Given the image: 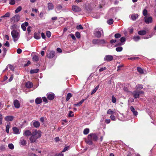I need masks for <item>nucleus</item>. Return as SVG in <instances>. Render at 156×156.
<instances>
[{"instance_id": "f257e3e1", "label": "nucleus", "mask_w": 156, "mask_h": 156, "mask_svg": "<svg viewBox=\"0 0 156 156\" xmlns=\"http://www.w3.org/2000/svg\"><path fill=\"white\" fill-rule=\"evenodd\" d=\"M87 139L85 140L86 143L90 145L93 144L92 140L96 141L98 139L97 134L94 133H90L87 136Z\"/></svg>"}, {"instance_id": "f03ea898", "label": "nucleus", "mask_w": 156, "mask_h": 156, "mask_svg": "<svg viewBox=\"0 0 156 156\" xmlns=\"http://www.w3.org/2000/svg\"><path fill=\"white\" fill-rule=\"evenodd\" d=\"M11 34L14 42L16 41L19 38V33L16 30H13L12 31Z\"/></svg>"}, {"instance_id": "7ed1b4c3", "label": "nucleus", "mask_w": 156, "mask_h": 156, "mask_svg": "<svg viewBox=\"0 0 156 156\" xmlns=\"http://www.w3.org/2000/svg\"><path fill=\"white\" fill-rule=\"evenodd\" d=\"M105 43V41L103 39H94L92 41V43L95 44H103Z\"/></svg>"}, {"instance_id": "20e7f679", "label": "nucleus", "mask_w": 156, "mask_h": 156, "mask_svg": "<svg viewBox=\"0 0 156 156\" xmlns=\"http://www.w3.org/2000/svg\"><path fill=\"white\" fill-rule=\"evenodd\" d=\"M32 134L35 137L38 139L40 138L41 136V131L35 129L32 132Z\"/></svg>"}, {"instance_id": "39448f33", "label": "nucleus", "mask_w": 156, "mask_h": 156, "mask_svg": "<svg viewBox=\"0 0 156 156\" xmlns=\"http://www.w3.org/2000/svg\"><path fill=\"white\" fill-rule=\"evenodd\" d=\"M113 59V56L110 55H106L104 58V60L108 62L111 61Z\"/></svg>"}, {"instance_id": "423d86ee", "label": "nucleus", "mask_w": 156, "mask_h": 156, "mask_svg": "<svg viewBox=\"0 0 156 156\" xmlns=\"http://www.w3.org/2000/svg\"><path fill=\"white\" fill-rule=\"evenodd\" d=\"M55 55V51H50L47 54V56L48 58H53L54 57Z\"/></svg>"}, {"instance_id": "0eeeda50", "label": "nucleus", "mask_w": 156, "mask_h": 156, "mask_svg": "<svg viewBox=\"0 0 156 156\" xmlns=\"http://www.w3.org/2000/svg\"><path fill=\"white\" fill-rule=\"evenodd\" d=\"M145 22L147 24H149L151 23L152 22V18L150 16L148 17L147 16H145L144 17Z\"/></svg>"}, {"instance_id": "6e6552de", "label": "nucleus", "mask_w": 156, "mask_h": 156, "mask_svg": "<svg viewBox=\"0 0 156 156\" xmlns=\"http://www.w3.org/2000/svg\"><path fill=\"white\" fill-rule=\"evenodd\" d=\"M94 34L96 37L98 38L100 37L101 35V32L99 31L98 29L95 30Z\"/></svg>"}, {"instance_id": "1a4fd4ad", "label": "nucleus", "mask_w": 156, "mask_h": 156, "mask_svg": "<svg viewBox=\"0 0 156 156\" xmlns=\"http://www.w3.org/2000/svg\"><path fill=\"white\" fill-rule=\"evenodd\" d=\"M72 9L73 11L76 12H79L81 11V8L76 5L73 6Z\"/></svg>"}, {"instance_id": "9d476101", "label": "nucleus", "mask_w": 156, "mask_h": 156, "mask_svg": "<svg viewBox=\"0 0 156 156\" xmlns=\"http://www.w3.org/2000/svg\"><path fill=\"white\" fill-rule=\"evenodd\" d=\"M13 104L15 108H20V104L19 101L17 100H15L14 101Z\"/></svg>"}, {"instance_id": "9b49d317", "label": "nucleus", "mask_w": 156, "mask_h": 156, "mask_svg": "<svg viewBox=\"0 0 156 156\" xmlns=\"http://www.w3.org/2000/svg\"><path fill=\"white\" fill-rule=\"evenodd\" d=\"M20 16L18 15H16L12 18L11 20L14 22H18L20 20Z\"/></svg>"}, {"instance_id": "f8f14e48", "label": "nucleus", "mask_w": 156, "mask_h": 156, "mask_svg": "<svg viewBox=\"0 0 156 156\" xmlns=\"http://www.w3.org/2000/svg\"><path fill=\"white\" fill-rule=\"evenodd\" d=\"M33 125L34 127L36 128H38L40 126V123L38 121H33Z\"/></svg>"}, {"instance_id": "ddd939ff", "label": "nucleus", "mask_w": 156, "mask_h": 156, "mask_svg": "<svg viewBox=\"0 0 156 156\" xmlns=\"http://www.w3.org/2000/svg\"><path fill=\"white\" fill-rule=\"evenodd\" d=\"M26 87L28 88H30L33 87V84L30 82L29 81L27 82L25 84Z\"/></svg>"}, {"instance_id": "4468645a", "label": "nucleus", "mask_w": 156, "mask_h": 156, "mask_svg": "<svg viewBox=\"0 0 156 156\" xmlns=\"http://www.w3.org/2000/svg\"><path fill=\"white\" fill-rule=\"evenodd\" d=\"M133 97L134 98H139V94L137 90H134L133 93Z\"/></svg>"}, {"instance_id": "2eb2a0df", "label": "nucleus", "mask_w": 156, "mask_h": 156, "mask_svg": "<svg viewBox=\"0 0 156 156\" xmlns=\"http://www.w3.org/2000/svg\"><path fill=\"white\" fill-rule=\"evenodd\" d=\"M42 99L41 97H38L36 98L35 100V102L37 104H38L42 103Z\"/></svg>"}, {"instance_id": "dca6fc26", "label": "nucleus", "mask_w": 156, "mask_h": 156, "mask_svg": "<svg viewBox=\"0 0 156 156\" xmlns=\"http://www.w3.org/2000/svg\"><path fill=\"white\" fill-rule=\"evenodd\" d=\"M31 136L30 138V142L31 143H33L35 142L37 138L36 137H35L34 136H33V135L31 134Z\"/></svg>"}, {"instance_id": "f3484780", "label": "nucleus", "mask_w": 156, "mask_h": 156, "mask_svg": "<svg viewBox=\"0 0 156 156\" xmlns=\"http://www.w3.org/2000/svg\"><path fill=\"white\" fill-rule=\"evenodd\" d=\"M32 134V133L29 130H27L25 131L23 133V135L26 136H28Z\"/></svg>"}, {"instance_id": "a211bd4d", "label": "nucleus", "mask_w": 156, "mask_h": 156, "mask_svg": "<svg viewBox=\"0 0 156 156\" xmlns=\"http://www.w3.org/2000/svg\"><path fill=\"white\" fill-rule=\"evenodd\" d=\"M14 117L13 116L10 115L6 116L5 117L6 121H12L13 120Z\"/></svg>"}, {"instance_id": "6ab92c4d", "label": "nucleus", "mask_w": 156, "mask_h": 156, "mask_svg": "<svg viewBox=\"0 0 156 156\" xmlns=\"http://www.w3.org/2000/svg\"><path fill=\"white\" fill-rule=\"evenodd\" d=\"M20 144L21 145L24 146L27 144V142L25 140L21 138L20 140Z\"/></svg>"}, {"instance_id": "aec40b11", "label": "nucleus", "mask_w": 156, "mask_h": 156, "mask_svg": "<svg viewBox=\"0 0 156 156\" xmlns=\"http://www.w3.org/2000/svg\"><path fill=\"white\" fill-rule=\"evenodd\" d=\"M138 17V15L137 14H133L131 16L132 20H136V19Z\"/></svg>"}, {"instance_id": "412c9836", "label": "nucleus", "mask_w": 156, "mask_h": 156, "mask_svg": "<svg viewBox=\"0 0 156 156\" xmlns=\"http://www.w3.org/2000/svg\"><path fill=\"white\" fill-rule=\"evenodd\" d=\"M147 33V32L145 30H140L138 32V34L140 35H144Z\"/></svg>"}, {"instance_id": "4be33fe9", "label": "nucleus", "mask_w": 156, "mask_h": 156, "mask_svg": "<svg viewBox=\"0 0 156 156\" xmlns=\"http://www.w3.org/2000/svg\"><path fill=\"white\" fill-rule=\"evenodd\" d=\"M130 109L131 111L133 113V114L135 115H137L138 114V112L136 111H135V109L134 108H133V106H131L130 107Z\"/></svg>"}, {"instance_id": "5701e85b", "label": "nucleus", "mask_w": 156, "mask_h": 156, "mask_svg": "<svg viewBox=\"0 0 156 156\" xmlns=\"http://www.w3.org/2000/svg\"><path fill=\"white\" fill-rule=\"evenodd\" d=\"M12 129L15 134H19L20 133L19 129L17 127H13Z\"/></svg>"}, {"instance_id": "b1692460", "label": "nucleus", "mask_w": 156, "mask_h": 156, "mask_svg": "<svg viewBox=\"0 0 156 156\" xmlns=\"http://www.w3.org/2000/svg\"><path fill=\"white\" fill-rule=\"evenodd\" d=\"M54 6L51 3H48V9L49 10L53 9Z\"/></svg>"}, {"instance_id": "393cba45", "label": "nucleus", "mask_w": 156, "mask_h": 156, "mask_svg": "<svg viewBox=\"0 0 156 156\" xmlns=\"http://www.w3.org/2000/svg\"><path fill=\"white\" fill-rule=\"evenodd\" d=\"M55 95L54 94H50L47 96V98L50 100H53L54 98Z\"/></svg>"}, {"instance_id": "a878e982", "label": "nucleus", "mask_w": 156, "mask_h": 156, "mask_svg": "<svg viewBox=\"0 0 156 156\" xmlns=\"http://www.w3.org/2000/svg\"><path fill=\"white\" fill-rule=\"evenodd\" d=\"M72 97V94L70 93H68L67 95L66 100V101H68L70 98Z\"/></svg>"}, {"instance_id": "bb28decb", "label": "nucleus", "mask_w": 156, "mask_h": 156, "mask_svg": "<svg viewBox=\"0 0 156 156\" xmlns=\"http://www.w3.org/2000/svg\"><path fill=\"white\" fill-rule=\"evenodd\" d=\"M34 37L36 39H39L41 38L39 34L36 33H35L34 34Z\"/></svg>"}, {"instance_id": "cd10ccee", "label": "nucleus", "mask_w": 156, "mask_h": 156, "mask_svg": "<svg viewBox=\"0 0 156 156\" xmlns=\"http://www.w3.org/2000/svg\"><path fill=\"white\" fill-rule=\"evenodd\" d=\"M39 69H32L30 71V73L31 74H33L35 73H37L38 72Z\"/></svg>"}, {"instance_id": "c85d7f7f", "label": "nucleus", "mask_w": 156, "mask_h": 156, "mask_svg": "<svg viewBox=\"0 0 156 156\" xmlns=\"http://www.w3.org/2000/svg\"><path fill=\"white\" fill-rule=\"evenodd\" d=\"M22 9V7L21 6H19L15 10V12L16 13H18Z\"/></svg>"}, {"instance_id": "c756f323", "label": "nucleus", "mask_w": 156, "mask_h": 156, "mask_svg": "<svg viewBox=\"0 0 156 156\" xmlns=\"http://www.w3.org/2000/svg\"><path fill=\"white\" fill-rule=\"evenodd\" d=\"M136 89H141L143 88V86L141 84H138L136 86Z\"/></svg>"}, {"instance_id": "7c9ffc66", "label": "nucleus", "mask_w": 156, "mask_h": 156, "mask_svg": "<svg viewBox=\"0 0 156 156\" xmlns=\"http://www.w3.org/2000/svg\"><path fill=\"white\" fill-rule=\"evenodd\" d=\"M32 59L33 61H37L39 60L38 57L36 55H34Z\"/></svg>"}, {"instance_id": "2f4dec72", "label": "nucleus", "mask_w": 156, "mask_h": 156, "mask_svg": "<svg viewBox=\"0 0 156 156\" xmlns=\"http://www.w3.org/2000/svg\"><path fill=\"white\" fill-rule=\"evenodd\" d=\"M137 70L138 72L140 74H143L144 73L143 70L141 68L139 67H137Z\"/></svg>"}, {"instance_id": "473e14b6", "label": "nucleus", "mask_w": 156, "mask_h": 156, "mask_svg": "<svg viewBox=\"0 0 156 156\" xmlns=\"http://www.w3.org/2000/svg\"><path fill=\"white\" fill-rule=\"evenodd\" d=\"M140 37L139 36H134L133 37V39L134 41H138L140 39Z\"/></svg>"}, {"instance_id": "72a5a7b5", "label": "nucleus", "mask_w": 156, "mask_h": 156, "mask_svg": "<svg viewBox=\"0 0 156 156\" xmlns=\"http://www.w3.org/2000/svg\"><path fill=\"white\" fill-rule=\"evenodd\" d=\"M99 85H98V86H96L95 88L93 90L92 92H91V94H94L97 90L98 89L99 87Z\"/></svg>"}, {"instance_id": "f704fd0d", "label": "nucleus", "mask_w": 156, "mask_h": 156, "mask_svg": "<svg viewBox=\"0 0 156 156\" xmlns=\"http://www.w3.org/2000/svg\"><path fill=\"white\" fill-rule=\"evenodd\" d=\"M107 23L109 25H111L113 23V20L112 19H110L107 21Z\"/></svg>"}, {"instance_id": "c9c22d12", "label": "nucleus", "mask_w": 156, "mask_h": 156, "mask_svg": "<svg viewBox=\"0 0 156 156\" xmlns=\"http://www.w3.org/2000/svg\"><path fill=\"white\" fill-rule=\"evenodd\" d=\"M17 25L16 24H14L12 25L10 27V29L11 30H15L17 28Z\"/></svg>"}, {"instance_id": "e433bc0d", "label": "nucleus", "mask_w": 156, "mask_h": 156, "mask_svg": "<svg viewBox=\"0 0 156 156\" xmlns=\"http://www.w3.org/2000/svg\"><path fill=\"white\" fill-rule=\"evenodd\" d=\"M10 13L9 12H8L6 13L4 15L2 16L1 17V18H5V17H9L10 16Z\"/></svg>"}, {"instance_id": "4c0bfd02", "label": "nucleus", "mask_w": 156, "mask_h": 156, "mask_svg": "<svg viewBox=\"0 0 156 156\" xmlns=\"http://www.w3.org/2000/svg\"><path fill=\"white\" fill-rule=\"evenodd\" d=\"M89 129L88 128H86L84 129L83 133L84 134L87 135L89 133Z\"/></svg>"}, {"instance_id": "58836bf2", "label": "nucleus", "mask_w": 156, "mask_h": 156, "mask_svg": "<svg viewBox=\"0 0 156 156\" xmlns=\"http://www.w3.org/2000/svg\"><path fill=\"white\" fill-rule=\"evenodd\" d=\"M122 47L120 46L117 47L116 48L115 50L116 51L118 52L121 51L122 50Z\"/></svg>"}, {"instance_id": "ea45409f", "label": "nucleus", "mask_w": 156, "mask_h": 156, "mask_svg": "<svg viewBox=\"0 0 156 156\" xmlns=\"http://www.w3.org/2000/svg\"><path fill=\"white\" fill-rule=\"evenodd\" d=\"M143 15L145 16H146L147 13V9H145L143 10Z\"/></svg>"}, {"instance_id": "a19ab883", "label": "nucleus", "mask_w": 156, "mask_h": 156, "mask_svg": "<svg viewBox=\"0 0 156 156\" xmlns=\"http://www.w3.org/2000/svg\"><path fill=\"white\" fill-rule=\"evenodd\" d=\"M9 148L11 149H13L14 148V146L12 144H10L8 145Z\"/></svg>"}, {"instance_id": "79ce46f5", "label": "nucleus", "mask_w": 156, "mask_h": 156, "mask_svg": "<svg viewBox=\"0 0 156 156\" xmlns=\"http://www.w3.org/2000/svg\"><path fill=\"white\" fill-rule=\"evenodd\" d=\"M76 28L77 30H79L80 29H81V30H83V27L82 26V25L81 24H80L79 25L76 26Z\"/></svg>"}, {"instance_id": "37998d69", "label": "nucleus", "mask_w": 156, "mask_h": 156, "mask_svg": "<svg viewBox=\"0 0 156 156\" xmlns=\"http://www.w3.org/2000/svg\"><path fill=\"white\" fill-rule=\"evenodd\" d=\"M76 36L77 38H80V33L79 32H76L75 33Z\"/></svg>"}, {"instance_id": "c03bdc74", "label": "nucleus", "mask_w": 156, "mask_h": 156, "mask_svg": "<svg viewBox=\"0 0 156 156\" xmlns=\"http://www.w3.org/2000/svg\"><path fill=\"white\" fill-rule=\"evenodd\" d=\"M69 117H73L74 116V115L73 114V112L71 111H69Z\"/></svg>"}, {"instance_id": "a18cd8bd", "label": "nucleus", "mask_w": 156, "mask_h": 156, "mask_svg": "<svg viewBox=\"0 0 156 156\" xmlns=\"http://www.w3.org/2000/svg\"><path fill=\"white\" fill-rule=\"evenodd\" d=\"M15 0H10L9 2V4L11 5H14L15 4Z\"/></svg>"}, {"instance_id": "49530a36", "label": "nucleus", "mask_w": 156, "mask_h": 156, "mask_svg": "<svg viewBox=\"0 0 156 156\" xmlns=\"http://www.w3.org/2000/svg\"><path fill=\"white\" fill-rule=\"evenodd\" d=\"M114 36L115 38H118L121 37V35L119 33L116 34H115Z\"/></svg>"}, {"instance_id": "de8ad7c7", "label": "nucleus", "mask_w": 156, "mask_h": 156, "mask_svg": "<svg viewBox=\"0 0 156 156\" xmlns=\"http://www.w3.org/2000/svg\"><path fill=\"white\" fill-rule=\"evenodd\" d=\"M46 34L47 37L48 38H49L51 35V33L49 31H47Z\"/></svg>"}, {"instance_id": "09e8293b", "label": "nucleus", "mask_w": 156, "mask_h": 156, "mask_svg": "<svg viewBox=\"0 0 156 156\" xmlns=\"http://www.w3.org/2000/svg\"><path fill=\"white\" fill-rule=\"evenodd\" d=\"M10 128V126L9 125H7L6 128V131L7 133H9V130Z\"/></svg>"}, {"instance_id": "8fccbe9b", "label": "nucleus", "mask_w": 156, "mask_h": 156, "mask_svg": "<svg viewBox=\"0 0 156 156\" xmlns=\"http://www.w3.org/2000/svg\"><path fill=\"white\" fill-rule=\"evenodd\" d=\"M113 113V112L112 111L111 109H109L107 112V113L108 114L110 115L112 114Z\"/></svg>"}, {"instance_id": "3c124183", "label": "nucleus", "mask_w": 156, "mask_h": 156, "mask_svg": "<svg viewBox=\"0 0 156 156\" xmlns=\"http://www.w3.org/2000/svg\"><path fill=\"white\" fill-rule=\"evenodd\" d=\"M120 41L122 43L126 41V38L124 37H122L120 39Z\"/></svg>"}, {"instance_id": "603ef678", "label": "nucleus", "mask_w": 156, "mask_h": 156, "mask_svg": "<svg viewBox=\"0 0 156 156\" xmlns=\"http://www.w3.org/2000/svg\"><path fill=\"white\" fill-rule=\"evenodd\" d=\"M139 59V58L138 57H131V58H128V59H130L131 60H135L138 59Z\"/></svg>"}, {"instance_id": "864d4df0", "label": "nucleus", "mask_w": 156, "mask_h": 156, "mask_svg": "<svg viewBox=\"0 0 156 156\" xmlns=\"http://www.w3.org/2000/svg\"><path fill=\"white\" fill-rule=\"evenodd\" d=\"M62 5H58L56 8L58 10H60L61 9H62Z\"/></svg>"}, {"instance_id": "5fc2aeb1", "label": "nucleus", "mask_w": 156, "mask_h": 156, "mask_svg": "<svg viewBox=\"0 0 156 156\" xmlns=\"http://www.w3.org/2000/svg\"><path fill=\"white\" fill-rule=\"evenodd\" d=\"M21 27L22 29L23 30V31H25L26 30V26H24V24H22L21 25Z\"/></svg>"}, {"instance_id": "6e6d98bb", "label": "nucleus", "mask_w": 156, "mask_h": 156, "mask_svg": "<svg viewBox=\"0 0 156 156\" xmlns=\"http://www.w3.org/2000/svg\"><path fill=\"white\" fill-rule=\"evenodd\" d=\"M69 148V147H65L63 149V150H62V152H65Z\"/></svg>"}, {"instance_id": "4d7b16f0", "label": "nucleus", "mask_w": 156, "mask_h": 156, "mask_svg": "<svg viewBox=\"0 0 156 156\" xmlns=\"http://www.w3.org/2000/svg\"><path fill=\"white\" fill-rule=\"evenodd\" d=\"M112 100L113 103H115L116 102V98L114 96H112Z\"/></svg>"}, {"instance_id": "13d9d810", "label": "nucleus", "mask_w": 156, "mask_h": 156, "mask_svg": "<svg viewBox=\"0 0 156 156\" xmlns=\"http://www.w3.org/2000/svg\"><path fill=\"white\" fill-rule=\"evenodd\" d=\"M2 116L1 114H0V125L2 124Z\"/></svg>"}, {"instance_id": "bf43d9fd", "label": "nucleus", "mask_w": 156, "mask_h": 156, "mask_svg": "<svg viewBox=\"0 0 156 156\" xmlns=\"http://www.w3.org/2000/svg\"><path fill=\"white\" fill-rule=\"evenodd\" d=\"M123 44V43H122L121 41L120 42H119L118 43L115 45V47H117L119 46L122 45Z\"/></svg>"}, {"instance_id": "052dcab7", "label": "nucleus", "mask_w": 156, "mask_h": 156, "mask_svg": "<svg viewBox=\"0 0 156 156\" xmlns=\"http://www.w3.org/2000/svg\"><path fill=\"white\" fill-rule=\"evenodd\" d=\"M31 28V27L29 26L28 28H27V31H28V35H29V34L30 33V28Z\"/></svg>"}, {"instance_id": "680f3d73", "label": "nucleus", "mask_w": 156, "mask_h": 156, "mask_svg": "<svg viewBox=\"0 0 156 156\" xmlns=\"http://www.w3.org/2000/svg\"><path fill=\"white\" fill-rule=\"evenodd\" d=\"M70 35L73 40H76V37H75V36L73 34H70Z\"/></svg>"}, {"instance_id": "e2e57ef3", "label": "nucleus", "mask_w": 156, "mask_h": 156, "mask_svg": "<svg viewBox=\"0 0 156 156\" xmlns=\"http://www.w3.org/2000/svg\"><path fill=\"white\" fill-rule=\"evenodd\" d=\"M9 68L12 70V71H14V67L13 66L11 65H10L9 66Z\"/></svg>"}, {"instance_id": "0e129e2a", "label": "nucleus", "mask_w": 156, "mask_h": 156, "mask_svg": "<svg viewBox=\"0 0 156 156\" xmlns=\"http://www.w3.org/2000/svg\"><path fill=\"white\" fill-rule=\"evenodd\" d=\"M106 69V68L105 67L104 68H100L99 70V72H101L104 70H105Z\"/></svg>"}, {"instance_id": "69168bd1", "label": "nucleus", "mask_w": 156, "mask_h": 156, "mask_svg": "<svg viewBox=\"0 0 156 156\" xmlns=\"http://www.w3.org/2000/svg\"><path fill=\"white\" fill-rule=\"evenodd\" d=\"M123 66V65H120L119 66L117 67L118 69H117V71H119V70H120V68L122 67Z\"/></svg>"}, {"instance_id": "338daca9", "label": "nucleus", "mask_w": 156, "mask_h": 156, "mask_svg": "<svg viewBox=\"0 0 156 156\" xmlns=\"http://www.w3.org/2000/svg\"><path fill=\"white\" fill-rule=\"evenodd\" d=\"M110 118L113 120H115V117L113 115H111Z\"/></svg>"}, {"instance_id": "774afa93", "label": "nucleus", "mask_w": 156, "mask_h": 156, "mask_svg": "<svg viewBox=\"0 0 156 156\" xmlns=\"http://www.w3.org/2000/svg\"><path fill=\"white\" fill-rule=\"evenodd\" d=\"M117 41L115 39V40H114V39H112L110 41V43H111V44H113L114 43H115Z\"/></svg>"}]
</instances>
